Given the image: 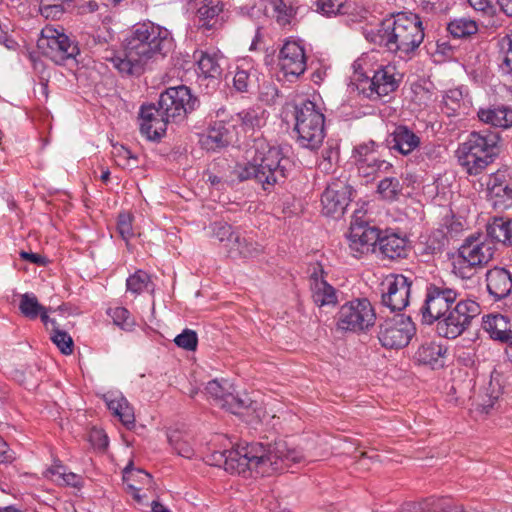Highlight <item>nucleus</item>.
Returning a JSON list of instances; mask_svg holds the SVG:
<instances>
[{
  "label": "nucleus",
  "mask_w": 512,
  "mask_h": 512,
  "mask_svg": "<svg viewBox=\"0 0 512 512\" xmlns=\"http://www.w3.org/2000/svg\"><path fill=\"white\" fill-rule=\"evenodd\" d=\"M250 404L251 399L248 396L244 395V397H241L239 395L233 394L232 392H228L223 402L221 403V407L225 408L233 414H238L242 410L248 408Z\"/></svg>",
  "instance_id": "obj_44"
},
{
  "label": "nucleus",
  "mask_w": 512,
  "mask_h": 512,
  "mask_svg": "<svg viewBox=\"0 0 512 512\" xmlns=\"http://www.w3.org/2000/svg\"><path fill=\"white\" fill-rule=\"evenodd\" d=\"M43 305L38 302L37 297L32 293H25L21 295L19 302L20 312L28 319H36L41 311H43Z\"/></svg>",
  "instance_id": "obj_36"
},
{
  "label": "nucleus",
  "mask_w": 512,
  "mask_h": 512,
  "mask_svg": "<svg viewBox=\"0 0 512 512\" xmlns=\"http://www.w3.org/2000/svg\"><path fill=\"white\" fill-rule=\"evenodd\" d=\"M448 30L454 37L462 38L475 34L478 30V26L474 20L460 18L450 22Z\"/></svg>",
  "instance_id": "obj_39"
},
{
  "label": "nucleus",
  "mask_w": 512,
  "mask_h": 512,
  "mask_svg": "<svg viewBox=\"0 0 512 512\" xmlns=\"http://www.w3.org/2000/svg\"><path fill=\"white\" fill-rule=\"evenodd\" d=\"M462 100V93L458 89L449 90L443 97L444 104L452 111H455Z\"/></svg>",
  "instance_id": "obj_57"
},
{
  "label": "nucleus",
  "mask_w": 512,
  "mask_h": 512,
  "mask_svg": "<svg viewBox=\"0 0 512 512\" xmlns=\"http://www.w3.org/2000/svg\"><path fill=\"white\" fill-rule=\"evenodd\" d=\"M37 46L43 55L56 64H63L65 61L74 59L79 48L62 30L52 26H46L41 31Z\"/></svg>",
  "instance_id": "obj_11"
},
{
  "label": "nucleus",
  "mask_w": 512,
  "mask_h": 512,
  "mask_svg": "<svg viewBox=\"0 0 512 512\" xmlns=\"http://www.w3.org/2000/svg\"><path fill=\"white\" fill-rule=\"evenodd\" d=\"M378 246L383 257L395 260L405 258L408 253L407 240L398 234H379Z\"/></svg>",
  "instance_id": "obj_27"
},
{
  "label": "nucleus",
  "mask_w": 512,
  "mask_h": 512,
  "mask_svg": "<svg viewBox=\"0 0 512 512\" xmlns=\"http://www.w3.org/2000/svg\"><path fill=\"white\" fill-rule=\"evenodd\" d=\"M446 353L447 349L441 344L426 342L418 348L414 357L419 364L438 369L444 367Z\"/></svg>",
  "instance_id": "obj_26"
},
{
  "label": "nucleus",
  "mask_w": 512,
  "mask_h": 512,
  "mask_svg": "<svg viewBox=\"0 0 512 512\" xmlns=\"http://www.w3.org/2000/svg\"><path fill=\"white\" fill-rule=\"evenodd\" d=\"M503 55V66L507 71L512 72V33L505 35L499 42Z\"/></svg>",
  "instance_id": "obj_51"
},
{
  "label": "nucleus",
  "mask_w": 512,
  "mask_h": 512,
  "mask_svg": "<svg viewBox=\"0 0 512 512\" xmlns=\"http://www.w3.org/2000/svg\"><path fill=\"white\" fill-rule=\"evenodd\" d=\"M402 75L396 72V67L387 65L380 67L375 71L371 83L370 94L371 98H381L394 92L401 81Z\"/></svg>",
  "instance_id": "obj_20"
},
{
  "label": "nucleus",
  "mask_w": 512,
  "mask_h": 512,
  "mask_svg": "<svg viewBox=\"0 0 512 512\" xmlns=\"http://www.w3.org/2000/svg\"><path fill=\"white\" fill-rule=\"evenodd\" d=\"M150 284V276L143 270L136 271L126 281L127 291L134 294H140L143 291L148 290Z\"/></svg>",
  "instance_id": "obj_43"
},
{
  "label": "nucleus",
  "mask_w": 512,
  "mask_h": 512,
  "mask_svg": "<svg viewBox=\"0 0 512 512\" xmlns=\"http://www.w3.org/2000/svg\"><path fill=\"white\" fill-rule=\"evenodd\" d=\"M500 136L490 130L474 131L457 150L460 165L470 175L481 173L498 153Z\"/></svg>",
  "instance_id": "obj_5"
},
{
  "label": "nucleus",
  "mask_w": 512,
  "mask_h": 512,
  "mask_svg": "<svg viewBox=\"0 0 512 512\" xmlns=\"http://www.w3.org/2000/svg\"><path fill=\"white\" fill-rule=\"evenodd\" d=\"M295 131L298 144L309 150H317L325 138V116L311 100H305L295 107Z\"/></svg>",
  "instance_id": "obj_6"
},
{
  "label": "nucleus",
  "mask_w": 512,
  "mask_h": 512,
  "mask_svg": "<svg viewBox=\"0 0 512 512\" xmlns=\"http://www.w3.org/2000/svg\"><path fill=\"white\" fill-rule=\"evenodd\" d=\"M51 340L65 354L73 352L74 343L71 336L58 328L56 321H51Z\"/></svg>",
  "instance_id": "obj_38"
},
{
  "label": "nucleus",
  "mask_w": 512,
  "mask_h": 512,
  "mask_svg": "<svg viewBox=\"0 0 512 512\" xmlns=\"http://www.w3.org/2000/svg\"><path fill=\"white\" fill-rule=\"evenodd\" d=\"M414 334V323L403 314L386 318L378 328V339L381 345L388 349H401L407 346Z\"/></svg>",
  "instance_id": "obj_13"
},
{
  "label": "nucleus",
  "mask_w": 512,
  "mask_h": 512,
  "mask_svg": "<svg viewBox=\"0 0 512 512\" xmlns=\"http://www.w3.org/2000/svg\"><path fill=\"white\" fill-rule=\"evenodd\" d=\"M497 5L508 16H512V0H496Z\"/></svg>",
  "instance_id": "obj_64"
},
{
  "label": "nucleus",
  "mask_w": 512,
  "mask_h": 512,
  "mask_svg": "<svg viewBox=\"0 0 512 512\" xmlns=\"http://www.w3.org/2000/svg\"><path fill=\"white\" fill-rule=\"evenodd\" d=\"M486 286L489 294L500 300L512 292V272L510 269L495 266L486 272Z\"/></svg>",
  "instance_id": "obj_22"
},
{
  "label": "nucleus",
  "mask_w": 512,
  "mask_h": 512,
  "mask_svg": "<svg viewBox=\"0 0 512 512\" xmlns=\"http://www.w3.org/2000/svg\"><path fill=\"white\" fill-rule=\"evenodd\" d=\"M376 314L370 301L357 298L343 304L336 315L338 330L359 333L372 327Z\"/></svg>",
  "instance_id": "obj_8"
},
{
  "label": "nucleus",
  "mask_w": 512,
  "mask_h": 512,
  "mask_svg": "<svg viewBox=\"0 0 512 512\" xmlns=\"http://www.w3.org/2000/svg\"><path fill=\"white\" fill-rule=\"evenodd\" d=\"M107 406L127 428L134 426L135 416L133 408L124 397L119 396L113 399H107Z\"/></svg>",
  "instance_id": "obj_34"
},
{
  "label": "nucleus",
  "mask_w": 512,
  "mask_h": 512,
  "mask_svg": "<svg viewBox=\"0 0 512 512\" xmlns=\"http://www.w3.org/2000/svg\"><path fill=\"white\" fill-rule=\"evenodd\" d=\"M231 142V135L222 122L215 123L206 135L201 138V144L206 150L215 151L227 146Z\"/></svg>",
  "instance_id": "obj_31"
},
{
  "label": "nucleus",
  "mask_w": 512,
  "mask_h": 512,
  "mask_svg": "<svg viewBox=\"0 0 512 512\" xmlns=\"http://www.w3.org/2000/svg\"><path fill=\"white\" fill-rule=\"evenodd\" d=\"M495 251V244L486 236L483 239L480 237L467 238L459 248L458 253L470 265L482 268L493 259Z\"/></svg>",
  "instance_id": "obj_17"
},
{
  "label": "nucleus",
  "mask_w": 512,
  "mask_h": 512,
  "mask_svg": "<svg viewBox=\"0 0 512 512\" xmlns=\"http://www.w3.org/2000/svg\"><path fill=\"white\" fill-rule=\"evenodd\" d=\"M234 121L239 122L243 130H254L261 125L259 113L254 109L242 110L236 114Z\"/></svg>",
  "instance_id": "obj_45"
},
{
  "label": "nucleus",
  "mask_w": 512,
  "mask_h": 512,
  "mask_svg": "<svg viewBox=\"0 0 512 512\" xmlns=\"http://www.w3.org/2000/svg\"><path fill=\"white\" fill-rule=\"evenodd\" d=\"M501 395L500 388H493L492 392L486 393L482 397V401L478 404V409L485 414H488L493 408L494 405L497 403L499 397Z\"/></svg>",
  "instance_id": "obj_54"
},
{
  "label": "nucleus",
  "mask_w": 512,
  "mask_h": 512,
  "mask_svg": "<svg viewBox=\"0 0 512 512\" xmlns=\"http://www.w3.org/2000/svg\"><path fill=\"white\" fill-rule=\"evenodd\" d=\"M324 271H314L310 276V289L314 303L319 306H335L338 303L336 289L324 279Z\"/></svg>",
  "instance_id": "obj_23"
},
{
  "label": "nucleus",
  "mask_w": 512,
  "mask_h": 512,
  "mask_svg": "<svg viewBox=\"0 0 512 512\" xmlns=\"http://www.w3.org/2000/svg\"><path fill=\"white\" fill-rule=\"evenodd\" d=\"M90 438L94 441L96 438L98 439V446L101 448H107L108 446V437L102 430H94L92 431Z\"/></svg>",
  "instance_id": "obj_61"
},
{
  "label": "nucleus",
  "mask_w": 512,
  "mask_h": 512,
  "mask_svg": "<svg viewBox=\"0 0 512 512\" xmlns=\"http://www.w3.org/2000/svg\"><path fill=\"white\" fill-rule=\"evenodd\" d=\"M252 83L251 75L244 69H238L233 78V85L239 92H247Z\"/></svg>",
  "instance_id": "obj_55"
},
{
  "label": "nucleus",
  "mask_w": 512,
  "mask_h": 512,
  "mask_svg": "<svg viewBox=\"0 0 512 512\" xmlns=\"http://www.w3.org/2000/svg\"><path fill=\"white\" fill-rule=\"evenodd\" d=\"M377 148L378 145L373 141L354 148L352 158L360 176L374 179L392 169L390 162L380 158Z\"/></svg>",
  "instance_id": "obj_14"
},
{
  "label": "nucleus",
  "mask_w": 512,
  "mask_h": 512,
  "mask_svg": "<svg viewBox=\"0 0 512 512\" xmlns=\"http://www.w3.org/2000/svg\"><path fill=\"white\" fill-rule=\"evenodd\" d=\"M49 472L53 476H57L55 481L60 482V480L63 478V476L66 474L65 467L61 464H55L52 466V468L49 469Z\"/></svg>",
  "instance_id": "obj_63"
},
{
  "label": "nucleus",
  "mask_w": 512,
  "mask_h": 512,
  "mask_svg": "<svg viewBox=\"0 0 512 512\" xmlns=\"http://www.w3.org/2000/svg\"><path fill=\"white\" fill-rule=\"evenodd\" d=\"M266 11L275 18L276 22L281 26L290 24L296 14L293 0H270L266 6Z\"/></svg>",
  "instance_id": "obj_33"
},
{
  "label": "nucleus",
  "mask_w": 512,
  "mask_h": 512,
  "mask_svg": "<svg viewBox=\"0 0 512 512\" xmlns=\"http://www.w3.org/2000/svg\"><path fill=\"white\" fill-rule=\"evenodd\" d=\"M198 99L191 94L188 87L181 85L170 87L161 93L158 107L166 121L180 122L186 115L196 109Z\"/></svg>",
  "instance_id": "obj_10"
},
{
  "label": "nucleus",
  "mask_w": 512,
  "mask_h": 512,
  "mask_svg": "<svg viewBox=\"0 0 512 512\" xmlns=\"http://www.w3.org/2000/svg\"><path fill=\"white\" fill-rule=\"evenodd\" d=\"M15 458V453L9 448L8 444L0 438V463L11 462Z\"/></svg>",
  "instance_id": "obj_58"
},
{
  "label": "nucleus",
  "mask_w": 512,
  "mask_h": 512,
  "mask_svg": "<svg viewBox=\"0 0 512 512\" xmlns=\"http://www.w3.org/2000/svg\"><path fill=\"white\" fill-rule=\"evenodd\" d=\"M477 268L479 267L470 265L465 258H462L460 253H458L453 261L452 272L457 277L469 281L473 286H477L479 284V278L476 276Z\"/></svg>",
  "instance_id": "obj_35"
},
{
  "label": "nucleus",
  "mask_w": 512,
  "mask_h": 512,
  "mask_svg": "<svg viewBox=\"0 0 512 512\" xmlns=\"http://www.w3.org/2000/svg\"><path fill=\"white\" fill-rule=\"evenodd\" d=\"M168 440L178 455L188 459L193 457L194 449L191 443L180 432L173 431L168 435Z\"/></svg>",
  "instance_id": "obj_42"
},
{
  "label": "nucleus",
  "mask_w": 512,
  "mask_h": 512,
  "mask_svg": "<svg viewBox=\"0 0 512 512\" xmlns=\"http://www.w3.org/2000/svg\"><path fill=\"white\" fill-rule=\"evenodd\" d=\"M20 256H21L22 259L28 260V261H30L31 263H34V264H38V265H45L46 264V258L43 257L40 254L29 253V252L22 251L20 253Z\"/></svg>",
  "instance_id": "obj_60"
},
{
  "label": "nucleus",
  "mask_w": 512,
  "mask_h": 512,
  "mask_svg": "<svg viewBox=\"0 0 512 512\" xmlns=\"http://www.w3.org/2000/svg\"><path fill=\"white\" fill-rule=\"evenodd\" d=\"M172 46L170 31L148 21L133 26L126 39L124 53H111V56L105 58L122 75L137 76L144 71L149 61L163 58Z\"/></svg>",
  "instance_id": "obj_2"
},
{
  "label": "nucleus",
  "mask_w": 512,
  "mask_h": 512,
  "mask_svg": "<svg viewBox=\"0 0 512 512\" xmlns=\"http://www.w3.org/2000/svg\"><path fill=\"white\" fill-rule=\"evenodd\" d=\"M220 9L216 5L204 4L197 10L198 25L201 28L210 30L216 23V17L218 16Z\"/></svg>",
  "instance_id": "obj_41"
},
{
  "label": "nucleus",
  "mask_w": 512,
  "mask_h": 512,
  "mask_svg": "<svg viewBox=\"0 0 512 512\" xmlns=\"http://www.w3.org/2000/svg\"><path fill=\"white\" fill-rule=\"evenodd\" d=\"M482 328L490 338L512 343V319L502 314H489L482 319Z\"/></svg>",
  "instance_id": "obj_24"
},
{
  "label": "nucleus",
  "mask_w": 512,
  "mask_h": 512,
  "mask_svg": "<svg viewBox=\"0 0 512 512\" xmlns=\"http://www.w3.org/2000/svg\"><path fill=\"white\" fill-rule=\"evenodd\" d=\"M108 314L112 317L113 322L122 329H130L133 326V319L129 311L125 307H116L108 310Z\"/></svg>",
  "instance_id": "obj_48"
},
{
  "label": "nucleus",
  "mask_w": 512,
  "mask_h": 512,
  "mask_svg": "<svg viewBox=\"0 0 512 512\" xmlns=\"http://www.w3.org/2000/svg\"><path fill=\"white\" fill-rule=\"evenodd\" d=\"M226 386H229L228 383L222 385L219 381L212 380L207 383L205 390L207 394L213 397L221 405L226 394L229 392Z\"/></svg>",
  "instance_id": "obj_52"
},
{
  "label": "nucleus",
  "mask_w": 512,
  "mask_h": 512,
  "mask_svg": "<svg viewBox=\"0 0 512 512\" xmlns=\"http://www.w3.org/2000/svg\"><path fill=\"white\" fill-rule=\"evenodd\" d=\"M63 1L64 0H42V2H41L42 9L44 11H47L48 9H55L56 12H59L62 9L61 3Z\"/></svg>",
  "instance_id": "obj_62"
},
{
  "label": "nucleus",
  "mask_w": 512,
  "mask_h": 512,
  "mask_svg": "<svg viewBox=\"0 0 512 512\" xmlns=\"http://www.w3.org/2000/svg\"><path fill=\"white\" fill-rule=\"evenodd\" d=\"M391 148L408 155L420 145V137L405 125L397 126L388 140Z\"/></svg>",
  "instance_id": "obj_25"
},
{
  "label": "nucleus",
  "mask_w": 512,
  "mask_h": 512,
  "mask_svg": "<svg viewBox=\"0 0 512 512\" xmlns=\"http://www.w3.org/2000/svg\"><path fill=\"white\" fill-rule=\"evenodd\" d=\"M347 0H316L315 5L323 15L332 16L345 13L344 8Z\"/></svg>",
  "instance_id": "obj_47"
},
{
  "label": "nucleus",
  "mask_w": 512,
  "mask_h": 512,
  "mask_svg": "<svg viewBox=\"0 0 512 512\" xmlns=\"http://www.w3.org/2000/svg\"><path fill=\"white\" fill-rule=\"evenodd\" d=\"M367 38L400 58L410 57L424 40V29L418 15L398 12L384 19Z\"/></svg>",
  "instance_id": "obj_4"
},
{
  "label": "nucleus",
  "mask_w": 512,
  "mask_h": 512,
  "mask_svg": "<svg viewBox=\"0 0 512 512\" xmlns=\"http://www.w3.org/2000/svg\"><path fill=\"white\" fill-rule=\"evenodd\" d=\"M338 149L332 145H328L322 151V160L319 162V168L328 172L332 168V164L338 159Z\"/></svg>",
  "instance_id": "obj_53"
},
{
  "label": "nucleus",
  "mask_w": 512,
  "mask_h": 512,
  "mask_svg": "<svg viewBox=\"0 0 512 512\" xmlns=\"http://www.w3.org/2000/svg\"><path fill=\"white\" fill-rule=\"evenodd\" d=\"M247 163L238 164L233 174L239 181L254 179L264 190H270L276 183L287 177L291 160L284 156L278 146L270 145L265 139L257 138L249 151Z\"/></svg>",
  "instance_id": "obj_3"
},
{
  "label": "nucleus",
  "mask_w": 512,
  "mask_h": 512,
  "mask_svg": "<svg viewBox=\"0 0 512 512\" xmlns=\"http://www.w3.org/2000/svg\"><path fill=\"white\" fill-rule=\"evenodd\" d=\"M62 482L66 485L72 486V487H80L82 485V478L81 476L73 473V472H66V474L61 479Z\"/></svg>",
  "instance_id": "obj_59"
},
{
  "label": "nucleus",
  "mask_w": 512,
  "mask_h": 512,
  "mask_svg": "<svg viewBox=\"0 0 512 512\" xmlns=\"http://www.w3.org/2000/svg\"><path fill=\"white\" fill-rule=\"evenodd\" d=\"M212 231L214 236L220 241L225 242V247L227 251L230 246L233 244V237L237 236L239 233H235L232 230V227L224 222H215L212 225Z\"/></svg>",
  "instance_id": "obj_46"
},
{
  "label": "nucleus",
  "mask_w": 512,
  "mask_h": 512,
  "mask_svg": "<svg viewBox=\"0 0 512 512\" xmlns=\"http://www.w3.org/2000/svg\"><path fill=\"white\" fill-rule=\"evenodd\" d=\"M377 191L383 199L392 201L400 195L402 185L396 177H385L379 182Z\"/></svg>",
  "instance_id": "obj_40"
},
{
  "label": "nucleus",
  "mask_w": 512,
  "mask_h": 512,
  "mask_svg": "<svg viewBox=\"0 0 512 512\" xmlns=\"http://www.w3.org/2000/svg\"><path fill=\"white\" fill-rule=\"evenodd\" d=\"M166 121L158 106L154 104L142 105L139 113V125L142 135L148 140H158L166 132Z\"/></svg>",
  "instance_id": "obj_19"
},
{
  "label": "nucleus",
  "mask_w": 512,
  "mask_h": 512,
  "mask_svg": "<svg viewBox=\"0 0 512 512\" xmlns=\"http://www.w3.org/2000/svg\"><path fill=\"white\" fill-rule=\"evenodd\" d=\"M174 342L180 348L194 351L197 347L198 337L195 331L185 329L181 334L175 337Z\"/></svg>",
  "instance_id": "obj_49"
},
{
  "label": "nucleus",
  "mask_w": 512,
  "mask_h": 512,
  "mask_svg": "<svg viewBox=\"0 0 512 512\" xmlns=\"http://www.w3.org/2000/svg\"><path fill=\"white\" fill-rule=\"evenodd\" d=\"M412 280L402 274H390L381 283V302L391 311H401L409 304Z\"/></svg>",
  "instance_id": "obj_15"
},
{
  "label": "nucleus",
  "mask_w": 512,
  "mask_h": 512,
  "mask_svg": "<svg viewBox=\"0 0 512 512\" xmlns=\"http://www.w3.org/2000/svg\"><path fill=\"white\" fill-rule=\"evenodd\" d=\"M487 237L492 241L512 246V219L494 217L486 226Z\"/></svg>",
  "instance_id": "obj_30"
},
{
  "label": "nucleus",
  "mask_w": 512,
  "mask_h": 512,
  "mask_svg": "<svg viewBox=\"0 0 512 512\" xmlns=\"http://www.w3.org/2000/svg\"><path fill=\"white\" fill-rule=\"evenodd\" d=\"M261 251V245L255 242L251 237L238 234L233 237V244L230 246L228 253L232 258H249L257 256Z\"/></svg>",
  "instance_id": "obj_32"
},
{
  "label": "nucleus",
  "mask_w": 512,
  "mask_h": 512,
  "mask_svg": "<svg viewBox=\"0 0 512 512\" xmlns=\"http://www.w3.org/2000/svg\"><path fill=\"white\" fill-rule=\"evenodd\" d=\"M479 119L496 128L508 129L512 127V108L497 106L478 111Z\"/></svg>",
  "instance_id": "obj_28"
},
{
  "label": "nucleus",
  "mask_w": 512,
  "mask_h": 512,
  "mask_svg": "<svg viewBox=\"0 0 512 512\" xmlns=\"http://www.w3.org/2000/svg\"><path fill=\"white\" fill-rule=\"evenodd\" d=\"M459 297L460 293L443 280L427 283L424 301L419 309L422 322L430 325L441 319Z\"/></svg>",
  "instance_id": "obj_7"
},
{
  "label": "nucleus",
  "mask_w": 512,
  "mask_h": 512,
  "mask_svg": "<svg viewBox=\"0 0 512 512\" xmlns=\"http://www.w3.org/2000/svg\"><path fill=\"white\" fill-rule=\"evenodd\" d=\"M194 58L197 59V67L199 76L205 79L217 80L222 74V68L219 63V56L217 53L196 51Z\"/></svg>",
  "instance_id": "obj_29"
},
{
  "label": "nucleus",
  "mask_w": 512,
  "mask_h": 512,
  "mask_svg": "<svg viewBox=\"0 0 512 512\" xmlns=\"http://www.w3.org/2000/svg\"><path fill=\"white\" fill-rule=\"evenodd\" d=\"M365 216L366 213L361 210L354 212L347 235L348 247L355 258L371 251L379 240L380 230L370 225Z\"/></svg>",
  "instance_id": "obj_12"
},
{
  "label": "nucleus",
  "mask_w": 512,
  "mask_h": 512,
  "mask_svg": "<svg viewBox=\"0 0 512 512\" xmlns=\"http://www.w3.org/2000/svg\"><path fill=\"white\" fill-rule=\"evenodd\" d=\"M469 5L478 12L486 15H494L496 13V0H467Z\"/></svg>",
  "instance_id": "obj_56"
},
{
  "label": "nucleus",
  "mask_w": 512,
  "mask_h": 512,
  "mask_svg": "<svg viewBox=\"0 0 512 512\" xmlns=\"http://www.w3.org/2000/svg\"><path fill=\"white\" fill-rule=\"evenodd\" d=\"M304 459L301 451L290 448L285 441H276L267 446L250 443L236 449H213L206 456L209 465L222 467L227 472L242 474L255 471L265 475L283 469V465L299 463Z\"/></svg>",
  "instance_id": "obj_1"
},
{
  "label": "nucleus",
  "mask_w": 512,
  "mask_h": 512,
  "mask_svg": "<svg viewBox=\"0 0 512 512\" xmlns=\"http://www.w3.org/2000/svg\"><path fill=\"white\" fill-rule=\"evenodd\" d=\"M353 188L344 179H334L326 187L321 197L322 213L326 216L340 218L351 201Z\"/></svg>",
  "instance_id": "obj_16"
},
{
  "label": "nucleus",
  "mask_w": 512,
  "mask_h": 512,
  "mask_svg": "<svg viewBox=\"0 0 512 512\" xmlns=\"http://www.w3.org/2000/svg\"><path fill=\"white\" fill-rule=\"evenodd\" d=\"M488 200L498 210L512 207V184L505 180L503 173L490 176L487 183Z\"/></svg>",
  "instance_id": "obj_21"
},
{
  "label": "nucleus",
  "mask_w": 512,
  "mask_h": 512,
  "mask_svg": "<svg viewBox=\"0 0 512 512\" xmlns=\"http://www.w3.org/2000/svg\"><path fill=\"white\" fill-rule=\"evenodd\" d=\"M136 480L143 484H150L151 475L141 469L134 468L133 464L129 463L123 470V481L130 490L138 492L141 488L134 485L133 482Z\"/></svg>",
  "instance_id": "obj_37"
},
{
  "label": "nucleus",
  "mask_w": 512,
  "mask_h": 512,
  "mask_svg": "<svg viewBox=\"0 0 512 512\" xmlns=\"http://www.w3.org/2000/svg\"><path fill=\"white\" fill-rule=\"evenodd\" d=\"M117 230L120 236L128 241L130 238L134 236V231L132 227V216L129 213L123 212L118 216L117 221Z\"/></svg>",
  "instance_id": "obj_50"
},
{
  "label": "nucleus",
  "mask_w": 512,
  "mask_h": 512,
  "mask_svg": "<svg viewBox=\"0 0 512 512\" xmlns=\"http://www.w3.org/2000/svg\"><path fill=\"white\" fill-rule=\"evenodd\" d=\"M278 65L285 76L299 77L306 70L304 48L296 41H286L279 52Z\"/></svg>",
  "instance_id": "obj_18"
},
{
  "label": "nucleus",
  "mask_w": 512,
  "mask_h": 512,
  "mask_svg": "<svg viewBox=\"0 0 512 512\" xmlns=\"http://www.w3.org/2000/svg\"><path fill=\"white\" fill-rule=\"evenodd\" d=\"M480 314V305L471 299L459 300L445 316L437 320V333L447 339L460 336L470 325L471 320Z\"/></svg>",
  "instance_id": "obj_9"
}]
</instances>
